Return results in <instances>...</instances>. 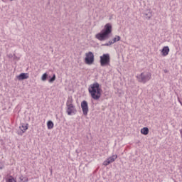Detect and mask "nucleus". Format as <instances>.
Segmentation results:
<instances>
[{"label":"nucleus","instance_id":"1","mask_svg":"<svg viewBox=\"0 0 182 182\" xmlns=\"http://www.w3.org/2000/svg\"><path fill=\"white\" fill-rule=\"evenodd\" d=\"M88 92L94 100H99L102 97V88L100 87V84L96 82L91 84L88 87Z\"/></svg>","mask_w":182,"mask_h":182},{"label":"nucleus","instance_id":"2","mask_svg":"<svg viewBox=\"0 0 182 182\" xmlns=\"http://www.w3.org/2000/svg\"><path fill=\"white\" fill-rule=\"evenodd\" d=\"M110 33H112V24L108 23L105 26L104 29L100 33L96 34L95 38L102 42L106 41V39H109L110 38Z\"/></svg>","mask_w":182,"mask_h":182},{"label":"nucleus","instance_id":"3","mask_svg":"<svg viewBox=\"0 0 182 182\" xmlns=\"http://www.w3.org/2000/svg\"><path fill=\"white\" fill-rule=\"evenodd\" d=\"M66 106L67 114H68V116H72V114H76V113H77L76 107H75V105H73V98H72V97H68Z\"/></svg>","mask_w":182,"mask_h":182},{"label":"nucleus","instance_id":"4","mask_svg":"<svg viewBox=\"0 0 182 182\" xmlns=\"http://www.w3.org/2000/svg\"><path fill=\"white\" fill-rule=\"evenodd\" d=\"M136 79L140 83H147L151 79V73L147 71L143 72L136 76Z\"/></svg>","mask_w":182,"mask_h":182},{"label":"nucleus","instance_id":"5","mask_svg":"<svg viewBox=\"0 0 182 182\" xmlns=\"http://www.w3.org/2000/svg\"><path fill=\"white\" fill-rule=\"evenodd\" d=\"M100 66H110V54L105 53L100 57Z\"/></svg>","mask_w":182,"mask_h":182},{"label":"nucleus","instance_id":"6","mask_svg":"<svg viewBox=\"0 0 182 182\" xmlns=\"http://www.w3.org/2000/svg\"><path fill=\"white\" fill-rule=\"evenodd\" d=\"M85 63L87 65H92L95 62V55H93V53L90 51L85 54Z\"/></svg>","mask_w":182,"mask_h":182},{"label":"nucleus","instance_id":"7","mask_svg":"<svg viewBox=\"0 0 182 182\" xmlns=\"http://www.w3.org/2000/svg\"><path fill=\"white\" fill-rule=\"evenodd\" d=\"M81 108L82 111V114L84 116H87V114L89 113V105L87 104V101L83 100L81 102Z\"/></svg>","mask_w":182,"mask_h":182},{"label":"nucleus","instance_id":"8","mask_svg":"<svg viewBox=\"0 0 182 182\" xmlns=\"http://www.w3.org/2000/svg\"><path fill=\"white\" fill-rule=\"evenodd\" d=\"M29 124H23L19 127L20 132H18V134L22 136L23 133L26 132V129H28Z\"/></svg>","mask_w":182,"mask_h":182},{"label":"nucleus","instance_id":"9","mask_svg":"<svg viewBox=\"0 0 182 182\" xmlns=\"http://www.w3.org/2000/svg\"><path fill=\"white\" fill-rule=\"evenodd\" d=\"M28 78H29V74L25 73H21L17 77L18 80H25V79H28Z\"/></svg>","mask_w":182,"mask_h":182},{"label":"nucleus","instance_id":"10","mask_svg":"<svg viewBox=\"0 0 182 182\" xmlns=\"http://www.w3.org/2000/svg\"><path fill=\"white\" fill-rule=\"evenodd\" d=\"M169 52H170V48H168V46H164L161 50L162 56H167Z\"/></svg>","mask_w":182,"mask_h":182},{"label":"nucleus","instance_id":"11","mask_svg":"<svg viewBox=\"0 0 182 182\" xmlns=\"http://www.w3.org/2000/svg\"><path fill=\"white\" fill-rule=\"evenodd\" d=\"M141 134H144V136H146V134H149V128L144 127L141 129Z\"/></svg>","mask_w":182,"mask_h":182},{"label":"nucleus","instance_id":"12","mask_svg":"<svg viewBox=\"0 0 182 182\" xmlns=\"http://www.w3.org/2000/svg\"><path fill=\"white\" fill-rule=\"evenodd\" d=\"M18 178H19V182H28V177L23 176L22 175H21Z\"/></svg>","mask_w":182,"mask_h":182},{"label":"nucleus","instance_id":"13","mask_svg":"<svg viewBox=\"0 0 182 182\" xmlns=\"http://www.w3.org/2000/svg\"><path fill=\"white\" fill-rule=\"evenodd\" d=\"M6 182H16V179H15L12 176H9L6 178Z\"/></svg>","mask_w":182,"mask_h":182},{"label":"nucleus","instance_id":"14","mask_svg":"<svg viewBox=\"0 0 182 182\" xmlns=\"http://www.w3.org/2000/svg\"><path fill=\"white\" fill-rule=\"evenodd\" d=\"M117 159V155H112V156H109L107 160L109 161V163H113Z\"/></svg>","mask_w":182,"mask_h":182},{"label":"nucleus","instance_id":"15","mask_svg":"<svg viewBox=\"0 0 182 182\" xmlns=\"http://www.w3.org/2000/svg\"><path fill=\"white\" fill-rule=\"evenodd\" d=\"M47 127L49 130L53 129V122L52 121H48L47 122Z\"/></svg>","mask_w":182,"mask_h":182},{"label":"nucleus","instance_id":"16","mask_svg":"<svg viewBox=\"0 0 182 182\" xmlns=\"http://www.w3.org/2000/svg\"><path fill=\"white\" fill-rule=\"evenodd\" d=\"M120 39H122V37H120L119 36H115V37L112 39V43H116V42H119Z\"/></svg>","mask_w":182,"mask_h":182},{"label":"nucleus","instance_id":"17","mask_svg":"<svg viewBox=\"0 0 182 182\" xmlns=\"http://www.w3.org/2000/svg\"><path fill=\"white\" fill-rule=\"evenodd\" d=\"M56 80V75L53 74L51 77L48 80L49 83H53Z\"/></svg>","mask_w":182,"mask_h":182},{"label":"nucleus","instance_id":"18","mask_svg":"<svg viewBox=\"0 0 182 182\" xmlns=\"http://www.w3.org/2000/svg\"><path fill=\"white\" fill-rule=\"evenodd\" d=\"M47 79H48V73H45L41 77V80H43V82H45Z\"/></svg>","mask_w":182,"mask_h":182},{"label":"nucleus","instance_id":"19","mask_svg":"<svg viewBox=\"0 0 182 182\" xmlns=\"http://www.w3.org/2000/svg\"><path fill=\"white\" fill-rule=\"evenodd\" d=\"M113 41H109L107 43L102 44V46H110V45H113Z\"/></svg>","mask_w":182,"mask_h":182},{"label":"nucleus","instance_id":"20","mask_svg":"<svg viewBox=\"0 0 182 182\" xmlns=\"http://www.w3.org/2000/svg\"><path fill=\"white\" fill-rule=\"evenodd\" d=\"M110 164V161H109V159H107L106 161H104L103 165L104 166H109Z\"/></svg>","mask_w":182,"mask_h":182},{"label":"nucleus","instance_id":"21","mask_svg":"<svg viewBox=\"0 0 182 182\" xmlns=\"http://www.w3.org/2000/svg\"><path fill=\"white\" fill-rule=\"evenodd\" d=\"M178 102H179L180 105L182 106V102L180 101V99H178Z\"/></svg>","mask_w":182,"mask_h":182},{"label":"nucleus","instance_id":"22","mask_svg":"<svg viewBox=\"0 0 182 182\" xmlns=\"http://www.w3.org/2000/svg\"><path fill=\"white\" fill-rule=\"evenodd\" d=\"M0 170H2V166H0Z\"/></svg>","mask_w":182,"mask_h":182},{"label":"nucleus","instance_id":"23","mask_svg":"<svg viewBox=\"0 0 182 182\" xmlns=\"http://www.w3.org/2000/svg\"><path fill=\"white\" fill-rule=\"evenodd\" d=\"M165 73H167V70H165Z\"/></svg>","mask_w":182,"mask_h":182}]
</instances>
